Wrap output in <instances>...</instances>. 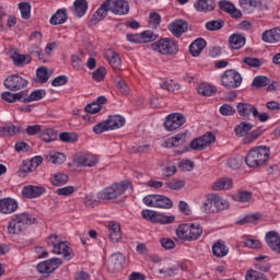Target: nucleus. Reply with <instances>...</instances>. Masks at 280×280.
Instances as JSON below:
<instances>
[{
  "instance_id": "38",
  "label": "nucleus",
  "mask_w": 280,
  "mask_h": 280,
  "mask_svg": "<svg viewBox=\"0 0 280 280\" xmlns=\"http://www.w3.org/2000/svg\"><path fill=\"white\" fill-rule=\"evenodd\" d=\"M19 10L24 21H30V19H32V4H30L28 2H20Z\"/></svg>"
},
{
  "instance_id": "32",
  "label": "nucleus",
  "mask_w": 280,
  "mask_h": 280,
  "mask_svg": "<svg viewBox=\"0 0 280 280\" xmlns=\"http://www.w3.org/2000/svg\"><path fill=\"white\" fill-rule=\"evenodd\" d=\"M195 8L198 12H212L215 8V2L213 0H198L195 3Z\"/></svg>"
},
{
  "instance_id": "31",
  "label": "nucleus",
  "mask_w": 280,
  "mask_h": 280,
  "mask_svg": "<svg viewBox=\"0 0 280 280\" xmlns=\"http://www.w3.org/2000/svg\"><path fill=\"white\" fill-rule=\"evenodd\" d=\"M65 23H67V9H59L50 18V25H62Z\"/></svg>"
},
{
  "instance_id": "17",
  "label": "nucleus",
  "mask_w": 280,
  "mask_h": 280,
  "mask_svg": "<svg viewBox=\"0 0 280 280\" xmlns=\"http://www.w3.org/2000/svg\"><path fill=\"white\" fill-rule=\"evenodd\" d=\"M52 253L55 255H62L63 259L69 261V259H73V253L71 252V247H69V243L59 241L56 246L52 248Z\"/></svg>"
},
{
  "instance_id": "9",
  "label": "nucleus",
  "mask_w": 280,
  "mask_h": 280,
  "mask_svg": "<svg viewBox=\"0 0 280 280\" xmlns=\"http://www.w3.org/2000/svg\"><path fill=\"white\" fill-rule=\"evenodd\" d=\"M27 80L21 78L19 74H12L4 80V86L9 91H21L27 86Z\"/></svg>"
},
{
  "instance_id": "60",
  "label": "nucleus",
  "mask_w": 280,
  "mask_h": 280,
  "mask_svg": "<svg viewBox=\"0 0 280 280\" xmlns=\"http://www.w3.org/2000/svg\"><path fill=\"white\" fill-rule=\"evenodd\" d=\"M259 137H261V129L257 128L255 130H253L245 139H244V143H253V141H255V139H259Z\"/></svg>"
},
{
  "instance_id": "22",
  "label": "nucleus",
  "mask_w": 280,
  "mask_h": 280,
  "mask_svg": "<svg viewBox=\"0 0 280 280\" xmlns=\"http://www.w3.org/2000/svg\"><path fill=\"white\" fill-rule=\"evenodd\" d=\"M105 59L109 62L113 69H119V67H121V58L114 49H107L105 51Z\"/></svg>"
},
{
  "instance_id": "47",
  "label": "nucleus",
  "mask_w": 280,
  "mask_h": 280,
  "mask_svg": "<svg viewBox=\"0 0 280 280\" xmlns=\"http://www.w3.org/2000/svg\"><path fill=\"white\" fill-rule=\"evenodd\" d=\"M224 27V21L222 20H212L206 23V28L208 32H218Z\"/></svg>"
},
{
  "instance_id": "24",
  "label": "nucleus",
  "mask_w": 280,
  "mask_h": 280,
  "mask_svg": "<svg viewBox=\"0 0 280 280\" xmlns=\"http://www.w3.org/2000/svg\"><path fill=\"white\" fill-rule=\"evenodd\" d=\"M232 187H233V180L231 178H228V177L217 179L212 184L213 191H224L226 189H231Z\"/></svg>"
},
{
  "instance_id": "36",
  "label": "nucleus",
  "mask_w": 280,
  "mask_h": 280,
  "mask_svg": "<svg viewBox=\"0 0 280 280\" xmlns=\"http://www.w3.org/2000/svg\"><path fill=\"white\" fill-rule=\"evenodd\" d=\"M47 91L45 90H35L26 98L23 100L24 104H30V102H38L46 97Z\"/></svg>"
},
{
  "instance_id": "42",
  "label": "nucleus",
  "mask_w": 280,
  "mask_h": 280,
  "mask_svg": "<svg viewBox=\"0 0 280 280\" xmlns=\"http://www.w3.org/2000/svg\"><path fill=\"white\" fill-rule=\"evenodd\" d=\"M190 242H196L202 235V226L198 223H190Z\"/></svg>"
},
{
  "instance_id": "35",
  "label": "nucleus",
  "mask_w": 280,
  "mask_h": 280,
  "mask_svg": "<svg viewBox=\"0 0 280 280\" xmlns=\"http://www.w3.org/2000/svg\"><path fill=\"white\" fill-rule=\"evenodd\" d=\"M50 183L55 187H60L62 185H67V183H69V176L67 174H65V173L54 174L50 177Z\"/></svg>"
},
{
  "instance_id": "30",
  "label": "nucleus",
  "mask_w": 280,
  "mask_h": 280,
  "mask_svg": "<svg viewBox=\"0 0 280 280\" xmlns=\"http://www.w3.org/2000/svg\"><path fill=\"white\" fill-rule=\"evenodd\" d=\"M176 233L179 240H183L184 242H191V228L189 223L179 225Z\"/></svg>"
},
{
  "instance_id": "2",
  "label": "nucleus",
  "mask_w": 280,
  "mask_h": 280,
  "mask_svg": "<svg viewBox=\"0 0 280 280\" xmlns=\"http://www.w3.org/2000/svg\"><path fill=\"white\" fill-rule=\"evenodd\" d=\"M270 159V149L266 145L253 148L245 156V163L248 167H260Z\"/></svg>"
},
{
  "instance_id": "53",
  "label": "nucleus",
  "mask_w": 280,
  "mask_h": 280,
  "mask_svg": "<svg viewBox=\"0 0 280 280\" xmlns=\"http://www.w3.org/2000/svg\"><path fill=\"white\" fill-rule=\"evenodd\" d=\"M219 112L223 117H232L235 115L236 109L233 107L231 104H223L220 108Z\"/></svg>"
},
{
  "instance_id": "48",
  "label": "nucleus",
  "mask_w": 280,
  "mask_h": 280,
  "mask_svg": "<svg viewBox=\"0 0 280 280\" xmlns=\"http://www.w3.org/2000/svg\"><path fill=\"white\" fill-rule=\"evenodd\" d=\"M270 84V79L264 75L255 77L252 83V86H256V89H264V86H268Z\"/></svg>"
},
{
  "instance_id": "23",
  "label": "nucleus",
  "mask_w": 280,
  "mask_h": 280,
  "mask_svg": "<svg viewBox=\"0 0 280 280\" xmlns=\"http://www.w3.org/2000/svg\"><path fill=\"white\" fill-rule=\"evenodd\" d=\"M261 38L264 43H279L280 42V28L276 27L262 33Z\"/></svg>"
},
{
  "instance_id": "43",
  "label": "nucleus",
  "mask_w": 280,
  "mask_h": 280,
  "mask_svg": "<svg viewBox=\"0 0 280 280\" xmlns=\"http://www.w3.org/2000/svg\"><path fill=\"white\" fill-rule=\"evenodd\" d=\"M40 139L45 141V143H51V141L58 139V133L54 129H46L40 133Z\"/></svg>"
},
{
  "instance_id": "56",
  "label": "nucleus",
  "mask_w": 280,
  "mask_h": 280,
  "mask_svg": "<svg viewBox=\"0 0 280 280\" xmlns=\"http://www.w3.org/2000/svg\"><path fill=\"white\" fill-rule=\"evenodd\" d=\"M156 38L158 36L152 31H143L142 33H140L141 43H152Z\"/></svg>"
},
{
  "instance_id": "58",
  "label": "nucleus",
  "mask_w": 280,
  "mask_h": 280,
  "mask_svg": "<svg viewBox=\"0 0 280 280\" xmlns=\"http://www.w3.org/2000/svg\"><path fill=\"white\" fill-rule=\"evenodd\" d=\"M116 89L122 94L128 95L130 93V88H128V83L126 81L119 79L116 80Z\"/></svg>"
},
{
  "instance_id": "13",
  "label": "nucleus",
  "mask_w": 280,
  "mask_h": 280,
  "mask_svg": "<svg viewBox=\"0 0 280 280\" xmlns=\"http://www.w3.org/2000/svg\"><path fill=\"white\" fill-rule=\"evenodd\" d=\"M19 210V201L12 197H5L0 199V213L3 215H10Z\"/></svg>"
},
{
  "instance_id": "34",
  "label": "nucleus",
  "mask_w": 280,
  "mask_h": 280,
  "mask_svg": "<svg viewBox=\"0 0 280 280\" xmlns=\"http://www.w3.org/2000/svg\"><path fill=\"white\" fill-rule=\"evenodd\" d=\"M16 132H21V127H16L12 124H5L4 126H1L0 135L2 137H14Z\"/></svg>"
},
{
  "instance_id": "61",
  "label": "nucleus",
  "mask_w": 280,
  "mask_h": 280,
  "mask_svg": "<svg viewBox=\"0 0 280 280\" xmlns=\"http://www.w3.org/2000/svg\"><path fill=\"white\" fill-rule=\"evenodd\" d=\"M201 141L203 142V145H211V143H215V135L213 132L208 131L206 135L201 136Z\"/></svg>"
},
{
  "instance_id": "40",
  "label": "nucleus",
  "mask_w": 280,
  "mask_h": 280,
  "mask_svg": "<svg viewBox=\"0 0 280 280\" xmlns=\"http://www.w3.org/2000/svg\"><path fill=\"white\" fill-rule=\"evenodd\" d=\"M242 62L243 65H247V67H252L253 69H259V67L264 65V59H259L257 57H244Z\"/></svg>"
},
{
  "instance_id": "14",
  "label": "nucleus",
  "mask_w": 280,
  "mask_h": 280,
  "mask_svg": "<svg viewBox=\"0 0 280 280\" xmlns=\"http://www.w3.org/2000/svg\"><path fill=\"white\" fill-rule=\"evenodd\" d=\"M265 242L267 246L276 253V255H280V235L275 231H269L266 233Z\"/></svg>"
},
{
  "instance_id": "18",
  "label": "nucleus",
  "mask_w": 280,
  "mask_h": 280,
  "mask_svg": "<svg viewBox=\"0 0 280 280\" xmlns=\"http://www.w3.org/2000/svg\"><path fill=\"white\" fill-rule=\"evenodd\" d=\"M108 12H110V0H105L92 15V23H100V21H104V19L108 16Z\"/></svg>"
},
{
  "instance_id": "1",
  "label": "nucleus",
  "mask_w": 280,
  "mask_h": 280,
  "mask_svg": "<svg viewBox=\"0 0 280 280\" xmlns=\"http://www.w3.org/2000/svg\"><path fill=\"white\" fill-rule=\"evenodd\" d=\"M34 222H36V219L32 218L30 213H16L10 218L7 231L9 235H21V233H23L27 226H32Z\"/></svg>"
},
{
  "instance_id": "54",
  "label": "nucleus",
  "mask_w": 280,
  "mask_h": 280,
  "mask_svg": "<svg viewBox=\"0 0 280 280\" xmlns=\"http://www.w3.org/2000/svg\"><path fill=\"white\" fill-rule=\"evenodd\" d=\"M166 187L174 191H178V189H183V187H185V182L183 179H171L166 182Z\"/></svg>"
},
{
  "instance_id": "8",
  "label": "nucleus",
  "mask_w": 280,
  "mask_h": 280,
  "mask_svg": "<svg viewBox=\"0 0 280 280\" xmlns=\"http://www.w3.org/2000/svg\"><path fill=\"white\" fill-rule=\"evenodd\" d=\"M62 266V260L60 258H51L45 261L39 262L36 266L39 275H51L54 270H58Z\"/></svg>"
},
{
  "instance_id": "39",
  "label": "nucleus",
  "mask_w": 280,
  "mask_h": 280,
  "mask_svg": "<svg viewBox=\"0 0 280 280\" xmlns=\"http://www.w3.org/2000/svg\"><path fill=\"white\" fill-rule=\"evenodd\" d=\"M253 128H254L253 124L242 121L235 127L234 132H235L236 137H243L244 132H250V130H253Z\"/></svg>"
},
{
  "instance_id": "59",
  "label": "nucleus",
  "mask_w": 280,
  "mask_h": 280,
  "mask_svg": "<svg viewBox=\"0 0 280 280\" xmlns=\"http://www.w3.org/2000/svg\"><path fill=\"white\" fill-rule=\"evenodd\" d=\"M190 150H196L198 152H200L201 150H205L206 144L202 142V138H196L190 142Z\"/></svg>"
},
{
  "instance_id": "20",
  "label": "nucleus",
  "mask_w": 280,
  "mask_h": 280,
  "mask_svg": "<svg viewBox=\"0 0 280 280\" xmlns=\"http://www.w3.org/2000/svg\"><path fill=\"white\" fill-rule=\"evenodd\" d=\"M219 8L223 12L231 14V16H233V19H241V16H242V11L237 10L233 3H231L226 0L220 1Z\"/></svg>"
},
{
  "instance_id": "3",
  "label": "nucleus",
  "mask_w": 280,
  "mask_h": 280,
  "mask_svg": "<svg viewBox=\"0 0 280 280\" xmlns=\"http://www.w3.org/2000/svg\"><path fill=\"white\" fill-rule=\"evenodd\" d=\"M229 209V201L218 194H208L206 201L202 203V210L206 213H220Z\"/></svg>"
},
{
  "instance_id": "25",
  "label": "nucleus",
  "mask_w": 280,
  "mask_h": 280,
  "mask_svg": "<svg viewBox=\"0 0 280 280\" xmlns=\"http://www.w3.org/2000/svg\"><path fill=\"white\" fill-rule=\"evenodd\" d=\"M106 121L109 130H117L122 128V126H126V118L119 115L109 116Z\"/></svg>"
},
{
  "instance_id": "27",
  "label": "nucleus",
  "mask_w": 280,
  "mask_h": 280,
  "mask_svg": "<svg viewBox=\"0 0 280 280\" xmlns=\"http://www.w3.org/2000/svg\"><path fill=\"white\" fill-rule=\"evenodd\" d=\"M186 133H178L175 137H171L165 140V148H177L178 145H185Z\"/></svg>"
},
{
  "instance_id": "51",
  "label": "nucleus",
  "mask_w": 280,
  "mask_h": 280,
  "mask_svg": "<svg viewBox=\"0 0 280 280\" xmlns=\"http://www.w3.org/2000/svg\"><path fill=\"white\" fill-rule=\"evenodd\" d=\"M59 139L63 143H75V141H78V135L74 132H61Z\"/></svg>"
},
{
  "instance_id": "21",
  "label": "nucleus",
  "mask_w": 280,
  "mask_h": 280,
  "mask_svg": "<svg viewBox=\"0 0 280 280\" xmlns=\"http://www.w3.org/2000/svg\"><path fill=\"white\" fill-rule=\"evenodd\" d=\"M243 8H254L255 10H267L268 0H240Z\"/></svg>"
},
{
  "instance_id": "4",
  "label": "nucleus",
  "mask_w": 280,
  "mask_h": 280,
  "mask_svg": "<svg viewBox=\"0 0 280 280\" xmlns=\"http://www.w3.org/2000/svg\"><path fill=\"white\" fill-rule=\"evenodd\" d=\"M130 187V182L114 183L109 187L104 188L97 194L98 200H116L119 196L126 194V189Z\"/></svg>"
},
{
  "instance_id": "7",
  "label": "nucleus",
  "mask_w": 280,
  "mask_h": 280,
  "mask_svg": "<svg viewBox=\"0 0 280 280\" xmlns=\"http://www.w3.org/2000/svg\"><path fill=\"white\" fill-rule=\"evenodd\" d=\"M187 124V118L185 115L180 113H173L166 116L164 121V128L167 132H174V130H178L182 126Z\"/></svg>"
},
{
  "instance_id": "37",
  "label": "nucleus",
  "mask_w": 280,
  "mask_h": 280,
  "mask_svg": "<svg viewBox=\"0 0 280 280\" xmlns=\"http://www.w3.org/2000/svg\"><path fill=\"white\" fill-rule=\"evenodd\" d=\"M172 207H174L172 199H170L163 195H158V198L155 201L156 209H172Z\"/></svg>"
},
{
  "instance_id": "46",
  "label": "nucleus",
  "mask_w": 280,
  "mask_h": 280,
  "mask_svg": "<svg viewBox=\"0 0 280 280\" xmlns=\"http://www.w3.org/2000/svg\"><path fill=\"white\" fill-rule=\"evenodd\" d=\"M37 82L39 84H46L49 81V72H47V67H40L36 71Z\"/></svg>"
},
{
  "instance_id": "15",
  "label": "nucleus",
  "mask_w": 280,
  "mask_h": 280,
  "mask_svg": "<svg viewBox=\"0 0 280 280\" xmlns=\"http://www.w3.org/2000/svg\"><path fill=\"white\" fill-rule=\"evenodd\" d=\"M168 30L173 36L180 38L189 30V24L185 20H175L168 25Z\"/></svg>"
},
{
  "instance_id": "33",
  "label": "nucleus",
  "mask_w": 280,
  "mask_h": 280,
  "mask_svg": "<svg viewBox=\"0 0 280 280\" xmlns=\"http://www.w3.org/2000/svg\"><path fill=\"white\" fill-rule=\"evenodd\" d=\"M212 253L214 257H226L229 255V248H226L224 242L219 241L212 245Z\"/></svg>"
},
{
  "instance_id": "55",
  "label": "nucleus",
  "mask_w": 280,
  "mask_h": 280,
  "mask_svg": "<svg viewBox=\"0 0 280 280\" xmlns=\"http://www.w3.org/2000/svg\"><path fill=\"white\" fill-rule=\"evenodd\" d=\"M47 159L54 165H62V163H65V161H67V156H65L63 153H56V154L47 156Z\"/></svg>"
},
{
  "instance_id": "12",
  "label": "nucleus",
  "mask_w": 280,
  "mask_h": 280,
  "mask_svg": "<svg viewBox=\"0 0 280 280\" xmlns=\"http://www.w3.org/2000/svg\"><path fill=\"white\" fill-rule=\"evenodd\" d=\"M110 12L116 16H126L130 12V4L127 0H110Z\"/></svg>"
},
{
  "instance_id": "10",
  "label": "nucleus",
  "mask_w": 280,
  "mask_h": 280,
  "mask_svg": "<svg viewBox=\"0 0 280 280\" xmlns=\"http://www.w3.org/2000/svg\"><path fill=\"white\" fill-rule=\"evenodd\" d=\"M73 163L80 165V167H95V164L100 163V160L90 153H77L73 156Z\"/></svg>"
},
{
  "instance_id": "29",
  "label": "nucleus",
  "mask_w": 280,
  "mask_h": 280,
  "mask_svg": "<svg viewBox=\"0 0 280 280\" xmlns=\"http://www.w3.org/2000/svg\"><path fill=\"white\" fill-rule=\"evenodd\" d=\"M74 14L79 19H82L86 11L89 10V2L86 0H75L73 2Z\"/></svg>"
},
{
  "instance_id": "16",
  "label": "nucleus",
  "mask_w": 280,
  "mask_h": 280,
  "mask_svg": "<svg viewBox=\"0 0 280 280\" xmlns=\"http://www.w3.org/2000/svg\"><path fill=\"white\" fill-rule=\"evenodd\" d=\"M46 191L47 189L44 186L27 185L22 188V196L30 199L39 198Z\"/></svg>"
},
{
  "instance_id": "49",
  "label": "nucleus",
  "mask_w": 280,
  "mask_h": 280,
  "mask_svg": "<svg viewBox=\"0 0 280 280\" xmlns=\"http://www.w3.org/2000/svg\"><path fill=\"white\" fill-rule=\"evenodd\" d=\"M174 220H176L175 217H165L164 214L155 212L153 222H155L156 224H172Z\"/></svg>"
},
{
  "instance_id": "28",
  "label": "nucleus",
  "mask_w": 280,
  "mask_h": 280,
  "mask_svg": "<svg viewBox=\"0 0 280 280\" xmlns=\"http://www.w3.org/2000/svg\"><path fill=\"white\" fill-rule=\"evenodd\" d=\"M109 240L117 244L121 240V228L115 222H109Z\"/></svg>"
},
{
  "instance_id": "41",
  "label": "nucleus",
  "mask_w": 280,
  "mask_h": 280,
  "mask_svg": "<svg viewBox=\"0 0 280 280\" xmlns=\"http://www.w3.org/2000/svg\"><path fill=\"white\" fill-rule=\"evenodd\" d=\"M160 86L164 91H178V89H180V84L174 83V80L172 79H163L160 82Z\"/></svg>"
},
{
  "instance_id": "11",
  "label": "nucleus",
  "mask_w": 280,
  "mask_h": 280,
  "mask_svg": "<svg viewBox=\"0 0 280 280\" xmlns=\"http://www.w3.org/2000/svg\"><path fill=\"white\" fill-rule=\"evenodd\" d=\"M126 264V256L121 253L113 254L108 261H107V268L109 272H119L120 270H124V265Z\"/></svg>"
},
{
  "instance_id": "44",
  "label": "nucleus",
  "mask_w": 280,
  "mask_h": 280,
  "mask_svg": "<svg viewBox=\"0 0 280 280\" xmlns=\"http://www.w3.org/2000/svg\"><path fill=\"white\" fill-rule=\"evenodd\" d=\"M197 91L199 95H202L203 97H209L215 93V88L207 84V83H201L198 88Z\"/></svg>"
},
{
  "instance_id": "52",
  "label": "nucleus",
  "mask_w": 280,
  "mask_h": 280,
  "mask_svg": "<svg viewBox=\"0 0 280 280\" xmlns=\"http://www.w3.org/2000/svg\"><path fill=\"white\" fill-rule=\"evenodd\" d=\"M245 279L246 280H268L262 272H259L253 269L247 270Z\"/></svg>"
},
{
  "instance_id": "63",
  "label": "nucleus",
  "mask_w": 280,
  "mask_h": 280,
  "mask_svg": "<svg viewBox=\"0 0 280 280\" xmlns=\"http://www.w3.org/2000/svg\"><path fill=\"white\" fill-rule=\"evenodd\" d=\"M56 194L58 196H71V194H75V187H73V186H66V187H62V188H58L56 190Z\"/></svg>"
},
{
  "instance_id": "5",
  "label": "nucleus",
  "mask_w": 280,
  "mask_h": 280,
  "mask_svg": "<svg viewBox=\"0 0 280 280\" xmlns=\"http://www.w3.org/2000/svg\"><path fill=\"white\" fill-rule=\"evenodd\" d=\"M151 49L162 54V56H176L178 54V43L172 38H161L151 44Z\"/></svg>"
},
{
  "instance_id": "64",
  "label": "nucleus",
  "mask_w": 280,
  "mask_h": 280,
  "mask_svg": "<svg viewBox=\"0 0 280 280\" xmlns=\"http://www.w3.org/2000/svg\"><path fill=\"white\" fill-rule=\"evenodd\" d=\"M178 167L182 172H191V170H194V162L190 160H183L178 163Z\"/></svg>"
},
{
  "instance_id": "6",
  "label": "nucleus",
  "mask_w": 280,
  "mask_h": 280,
  "mask_svg": "<svg viewBox=\"0 0 280 280\" xmlns=\"http://www.w3.org/2000/svg\"><path fill=\"white\" fill-rule=\"evenodd\" d=\"M221 84L229 91L242 86V74L236 70H226L221 77Z\"/></svg>"
},
{
  "instance_id": "45",
  "label": "nucleus",
  "mask_w": 280,
  "mask_h": 280,
  "mask_svg": "<svg viewBox=\"0 0 280 280\" xmlns=\"http://www.w3.org/2000/svg\"><path fill=\"white\" fill-rule=\"evenodd\" d=\"M252 198L253 192L248 190H240L236 195L233 196V199L236 200V202H250Z\"/></svg>"
},
{
  "instance_id": "62",
  "label": "nucleus",
  "mask_w": 280,
  "mask_h": 280,
  "mask_svg": "<svg viewBox=\"0 0 280 280\" xmlns=\"http://www.w3.org/2000/svg\"><path fill=\"white\" fill-rule=\"evenodd\" d=\"M84 110H85V113H89L90 115H96V113H100V110H102V106H100L95 102H92L85 106Z\"/></svg>"
},
{
  "instance_id": "50",
  "label": "nucleus",
  "mask_w": 280,
  "mask_h": 280,
  "mask_svg": "<svg viewBox=\"0 0 280 280\" xmlns=\"http://www.w3.org/2000/svg\"><path fill=\"white\" fill-rule=\"evenodd\" d=\"M28 54L31 56H37L38 60H43L45 62V55L43 54V49L40 46L33 44L28 47Z\"/></svg>"
},
{
  "instance_id": "19",
  "label": "nucleus",
  "mask_w": 280,
  "mask_h": 280,
  "mask_svg": "<svg viewBox=\"0 0 280 280\" xmlns=\"http://www.w3.org/2000/svg\"><path fill=\"white\" fill-rule=\"evenodd\" d=\"M236 110L240 117H250V114H253L254 119H257V107L254 105L248 103H238Z\"/></svg>"
},
{
  "instance_id": "57",
  "label": "nucleus",
  "mask_w": 280,
  "mask_h": 280,
  "mask_svg": "<svg viewBox=\"0 0 280 280\" xmlns=\"http://www.w3.org/2000/svg\"><path fill=\"white\" fill-rule=\"evenodd\" d=\"M93 80L96 82H102L104 78H106V68L105 67H100L97 68L93 73H92Z\"/></svg>"
},
{
  "instance_id": "26",
  "label": "nucleus",
  "mask_w": 280,
  "mask_h": 280,
  "mask_svg": "<svg viewBox=\"0 0 280 280\" xmlns=\"http://www.w3.org/2000/svg\"><path fill=\"white\" fill-rule=\"evenodd\" d=\"M231 49H242L246 45V37L242 34H233L229 38Z\"/></svg>"
}]
</instances>
